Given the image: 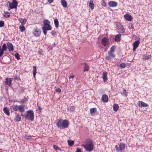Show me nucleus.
<instances>
[{
	"label": "nucleus",
	"mask_w": 152,
	"mask_h": 152,
	"mask_svg": "<svg viewBox=\"0 0 152 152\" xmlns=\"http://www.w3.org/2000/svg\"><path fill=\"white\" fill-rule=\"evenodd\" d=\"M27 101V99L26 98H24V99H23L21 101V102L22 103H24L26 102Z\"/></svg>",
	"instance_id": "nucleus-45"
},
{
	"label": "nucleus",
	"mask_w": 152,
	"mask_h": 152,
	"mask_svg": "<svg viewBox=\"0 0 152 152\" xmlns=\"http://www.w3.org/2000/svg\"><path fill=\"white\" fill-rule=\"evenodd\" d=\"M108 97L106 94L103 95L101 98L102 101L104 102H107L108 101Z\"/></svg>",
	"instance_id": "nucleus-16"
},
{
	"label": "nucleus",
	"mask_w": 152,
	"mask_h": 152,
	"mask_svg": "<svg viewBox=\"0 0 152 152\" xmlns=\"http://www.w3.org/2000/svg\"><path fill=\"white\" fill-rule=\"evenodd\" d=\"M140 44V41L139 40H136L133 44V51H134L138 46Z\"/></svg>",
	"instance_id": "nucleus-12"
},
{
	"label": "nucleus",
	"mask_w": 152,
	"mask_h": 152,
	"mask_svg": "<svg viewBox=\"0 0 152 152\" xmlns=\"http://www.w3.org/2000/svg\"><path fill=\"white\" fill-rule=\"evenodd\" d=\"M124 18L126 20L131 21L132 20V16L128 14H126L124 15Z\"/></svg>",
	"instance_id": "nucleus-13"
},
{
	"label": "nucleus",
	"mask_w": 152,
	"mask_h": 152,
	"mask_svg": "<svg viewBox=\"0 0 152 152\" xmlns=\"http://www.w3.org/2000/svg\"><path fill=\"white\" fill-rule=\"evenodd\" d=\"M61 90L59 88H58L56 90V92L60 93L61 92Z\"/></svg>",
	"instance_id": "nucleus-46"
},
{
	"label": "nucleus",
	"mask_w": 152,
	"mask_h": 152,
	"mask_svg": "<svg viewBox=\"0 0 152 152\" xmlns=\"http://www.w3.org/2000/svg\"><path fill=\"white\" fill-rule=\"evenodd\" d=\"M53 148L54 149H55L56 150H59L60 151H61V149L59 148L57 145H53Z\"/></svg>",
	"instance_id": "nucleus-41"
},
{
	"label": "nucleus",
	"mask_w": 152,
	"mask_h": 152,
	"mask_svg": "<svg viewBox=\"0 0 152 152\" xmlns=\"http://www.w3.org/2000/svg\"><path fill=\"white\" fill-rule=\"evenodd\" d=\"M51 34L53 35H56V32L55 31H52L51 32Z\"/></svg>",
	"instance_id": "nucleus-47"
},
{
	"label": "nucleus",
	"mask_w": 152,
	"mask_h": 152,
	"mask_svg": "<svg viewBox=\"0 0 152 152\" xmlns=\"http://www.w3.org/2000/svg\"><path fill=\"white\" fill-rule=\"evenodd\" d=\"M102 78L103 79V81L105 82L107 80V72H106L105 71L102 74Z\"/></svg>",
	"instance_id": "nucleus-22"
},
{
	"label": "nucleus",
	"mask_w": 152,
	"mask_h": 152,
	"mask_svg": "<svg viewBox=\"0 0 152 152\" xmlns=\"http://www.w3.org/2000/svg\"><path fill=\"white\" fill-rule=\"evenodd\" d=\"M43 23L44 26L42 27V29L45 35L47 33V30H50L52 29V27L50 25V21L47 20H44Z\"/></svg>",
	"instance_id": "nucleus-2"
},
{
	"label": "nucleus",
	"mask_w": 152,
	"mask_h": 152,
	"mask_svg": "<svg viewBox=\"0 0 152 152\" xmlns=\"http://www.w3.org/2000/svg\"><path fill=\"white\" fill-rule=\"evenodd\" d=\"M13 110L15 111H17L18 110V106L16 105H15L13 106Z\"/></svg>",
	"instance_id": "nucleus-35"
},
{
	"label": "nucleus",
	"mask_w": 152,
	"mask_h": 152,
	"mask_svg": "<svg viewBox=\"0 0 152 152\" xmlns=\"http://www.w3.org/2000/svg\"><path fill=\"white\" fill-rule=\"evenodd\" d=\"M110 41L108 38L106 37L103 38L101 40V44L104 47H105L109 45Z\"/></svg>",
	"instance_id": "nucleus-7"
},
{
	"label": "nucleus",
	"mask_w": 152,
	"mask_h": 152,
	"mask_svg": "<svg viewBox=\"0 0 152 152\" xmlns=\"http://www.w3.org/2000/svg\"><path fill=\"white\" fill-rule=\"evenodd\" d=\"M23 25H21L19 27V29L21 32H23L25 30V27Z\"/></svg>",
	"instance_id": "nucleus-36"
},
{
	"label": "nucleus",
	"mask_w": 152,
	"mask_h": 152,
	"mask_svg": "<svg viewBox=\"0 0 152 152\" xmlns=\"http://www.w3.org/2000/svg\"><path fill=\"white\" fill-rule=\"evenodd\" d=\"M76 152H81V149L80 148H77Z\"/></svg>",
	"instance_id": "nucleus-50"
},
{
	"label": "nucleus",
	"mask_w": 152,
	"mask_h": 152,
	"mask_svg": "<svg viewBox=\"0 0 152 152\" xmlns=\"http://www.w3.org/2000/svg\"><path fill=\"white\" fill-rule=\"evenodd\" d=\"M21 118L20 116L19 115H18L15 116V118L14 120L16 122H18L20 121H21Z\"/></svg>",
	"instance_id": "nucleus-27"
},
{
	"label": "nucleus",
	"mask_w": 152,
	"mask_h": 152,
	"mask_svg": "<svg viewBox=\"0 0 152 152\" xmlns=\"http://www.w3.org/2000/svg\"><path fill=\"white\" fill-rule=\"evenodd\" d=\"M37 106L38 107V109L39 110V111L40 112H41L42 110V108H41V107H40V106H38V104H37Z\"/></svg>",
	"instance_id": "nucleus-49"
},
{
	"label": "nucleus",
	"mask_w": 152,
	"mask_h": 152,
	"mask_svg": "<svg viewBox=\"0 0 152 152\" xmlns=\"http://www.w3.org/2000/svg\"><path fill=\"white\" fill-rule=\"evenodd\" d=\"M134 28V27L133 25H132L131 26L130 28V29H133Z\"/></svg>",
	"instance_id": "nucleus-54"
},
{
	"label": "nucleus",
	"mask_w": 152,
	"mask_h": 152,
	"mask_svg": "<svg viewBox=\"0 0 152 152\" xmlns=\"http://www.w3.org/2000/svg\"><path fill=\"white\" fill-rule=\"evenodd\" d=\"M96 111L97 109L95 107L91 108L90 109V113L92 115H93V113H94L95 112H96Z\"/></svg>",
	"instance_id": "nucleus-30"
},
{
	"label": "nucleus",
	"mask_w": 152,
	"mask_h": 152,
	"mask_svg": "<svg viewBox=\"0 0 152 152\" xmlns=\"http://www.w3.org/2000/svg\"><path fill=\"white\" fill-rule=\"evenodd\" d=\"M102 0V5L104 6H106V3L104 0Z\"/></svg>",
	"instance_id": "nucleus-48"
},
{
	"label": "nucleus",
	"mask_w": 152,
	"mask_h": 152,
	"mask_svg": "<svg viewBox=\"0 0 152 152\" xmlns=\"http://www.w3.org/2000/svg\"><path fill=\"white\" fill-rule=\"evenodd\" d=\"M24 139L27 140H30L31 138V136L27 135H25L23 137Z\"/></svg>",
	"instance_id": "nucleus-39"
},
{
	"label": "nucleus",
	"mask_w": 152,
	"mask_h": 152,
	"mask_svg": "<svg viewBox=\"0 0 152 152\" xmlns=\"http://www.w3.org/2000/svg\"><path fill=\"white\" fill-rule=\"evenodd\" d=\"M117 29L121 33H124L125 31V29L124 28L123 26L119 24H118L116 26Z\"/></svg>",
	"instance_id": "nucleus-9"
},
{
	"label": "nucleus",
	"mask_w": 152,
	"mask_h": 152,
	"mask_svg": "<svg viewBox=\"0 0 152 152\" xmlns=\"http://www.w3.org/2000/svg\"><path fill=\"white\" fill-rule=\"evenodd\" d=\"M89 7L91 10H93L94 8V5L93 3V1L90 0V2L88 3Z\"/></svg>",
	"instance_id": "nucleus-25"
},
{
	"label": "nucleus",
	"mask_w": 152,
	"mask_h": 152,
	"mask_svg": "<svg viewBox=\"0 0 152 152\" xmlns=\"http://www.w3.org/2000/svg\"><path fill=\"white\" fill-rule=\"evenodd\" d=\"M84 65L83 69V72H86L88 71L89 70V66L88 64L86 63L83 64Z\"/></svg>",
	"instance_id": "nucleus-21"
},
{
	"label": "nucleus",
	"mask_w": 152,
	"mask_h": 152,
	"mask_svg": "<svg viewBox=\"0 0 152 152\" xmlns=\"http://www.w3.org/2000/svg\"><path fill=\"white\" fill-rule=\"evenodd\" d=\"M75 108L74 106H69L67 107V110L70 112H72L75 110Z\"/></svg>",
	"instance_id": "nucleus-24"
},
{
	"label": "nucleus",
	"mask_w": 152,
	"mask_h": 152,
	"mask_svg": "<svg viewBox=\"0 0 152 152\" xmlns=\"http://www.w3.org/2000/svg\"><path fill=\"white\" fill-rule=\"evenodd\" d=\"M143 59L144 60H148L151 58L150 56H148L146 55H144L143 56Z\"/></svg>",
	"instance_id": "nucleus-37"
},
{
	"label": "nucleus",
	"mask_w": 152,
	"mask_h": 152,
	"mask_svg": "<svg viewBox=\"0 0 152 152\" xmlns=\"http://www.w3.org/2000/svg\"><path fill=\"white\" fill-rule=\"evenodd\" d=\"M33 33L35 36L39 37L40 36L41 33L40 32L39 30L37 28L34 30Z\"/></svg>",
	"instance_id": "nucleus-17"
},
{
	"label": "nucleus",
	"mask_w": 152,
	"mask_h": 152,
	"mask_svg": "<svg viewBox=\"0 0 152 152\" xmlns=\"http://www.w3.org/2000/svg\"><path fill=\"white\" fill-rule=\"evenodd\" d=\"M83 146L88 152H91L93 150L94 147V144L91 140L88 141L85 145H82Z\"/></svg>",
	"instance_id": "nucleus-3"
},
{
	"label": "nucleus",
	"mask_w": 152,
	"mask_h": 152,
	"mask_svg": "<svg viewBox=\"0 0 152 152\" xmlns=\"http://www.w3.org/2000/svg\"><path fill=\"white\" fill-rule=\"evenodd\" d=\"M119 109V106L117 104H115L113 105V110L115 111H117Z\"/></svg>",
	"instance_id": "nucleus-32"
},
{
	"label": "nucleus",
	"mask_w": 152,
	"mask_h": 152,
	"mask_svg": "<svg viewBox=\"0 0 152 152\" xmlns=\"http://www.w3.org/2000/svg\"><path fill=\"white\" fill-rule=\"evenodd\" d=\"M120 66L121 68H124L126 66V64L124 63H122L120 64Z\"/></svg>",
	"instance_id": "nucleus-42"
},
{
	"label": "nucleus",
	"mask_w": 152,
	"mask_h": 152,
	"mask_svg": "<svg viewBox=\"0 0 152 152\" xmlns=\"http://www.w3.org/2000/svg\"><path fill=\"white\" fill-rule=\"evenodd\" d=\"M68 142L69 145L70 146L73 145L74 144V142L73 140H68Z\"/></svg>",
	"instance_id": "nucleus-40"
},
{
	"label": "nucleus",
	"mask_w": 152,
	"mask_h": 152,
	"mask_svg": "<svg viewBox=\"0 0 152 152\" xmlns=\"http://www.w3.org/2000/svg\"><path fill=\"white\" fill-rule=\"evenodd\" d=\"M0 152H2V151H0Z\"/></svg>",
	"instance_id": "nucleus-55"
},
{
	"label": "nucleus",
	"mask_w": 152,
	"mask_h": 152,
	"mask_svg": "<svg viewBox=\"0 0 152 152\" xmlns=\"http://www.w3.org/2000/svg\"><path fill=\"white\" fill-rule=\"evenodd\" d=\"M10 14L9 12L5 11L4 13L3 16L6 18H8L10 17Z\"/></svg>",
	"instance_id": "nucleus-29"
},
{
	"label": "nucleus",
	"mask_w": 152,
	"mask_h": 152,
	"mask_svg": "<svg viewBox=\"0 0 152 152\" xmlns=\"http://www.w3.org/2000/svg\"><path fill=\"white\" fill-rule=\"evenodd\" d=\"M121 94L122 95L126 96L127 95V93L125 89H124L123 91L121 92Z\"/></svg>",
	"instance_id": "nucleus-38"
},
{
	"label": "nucleus",
	"mask_w": 152,
	"mask_h": 152,
	"mask_svg": "<svg viewBox=\"0 0 152 152\" xmlns=\"http://www.w3.org/2000/svg\"><path fill=\"white\" fill-rule=\"evenodd\" d=\"M15 56L17 60H19L20 58V55L18 53H16L15 55Z\"/></svg>",
	"instance_id": "nucleus-43"
},
{
	"label": "nucleus",
	"mask_w": 152,
	"mask_h": 152,
	"mask_svg": "<svg viewBox=\"0 0 152 152\" xmlns=\"http://www.w3.org/2000/svg\"><path fill=\"white\" fill-rule=\"evenodd\" d=\"M116 49V46L115 45L112 46L110 48V50L109 51L113 53L115 50Z\"/></svg>",
	"instance_id": "nucleus-34"
},
{
	"label": "nucleus",
	"mask_w": 152,
	"mask_h": 152,
	"mask_svg": "<svg viewBox=\"0 0 152 152\" xmlns=\"http://www.w3.org/2000/svg\"><path fill=\"white\" fill-rule=\"evenodd\" d=\"M18 20L22 25H24L26 24V20L24 18L23 19L22 18H19Z\"/></svg>",
	"instance_id": "nucleus-23"
},
{
	"label": "nucleus",
	"mask_w": 152,
	"mask_h": 152,
	"mask_svg": "<svg viewBox=\"0 0 152 152\" xmlns=\"http://www.w3.org/2000/svg\"><path fill=\"white\" fill-rule=\"evenodd\" d=\"M33 75L34 78L35 77V76L37 73V69L36 67L35 66H33Z\"/></svg>",
	"instance_id": "nucleus-31"
},
{
	"label": "nucleus",
	"mask_w": 152,
	"mask_h": 152,
	"mask_svg": "<svg viewBox=\"0 0 152 152\" xmlns=\"http://www.w3.org/2000/svg\"><path fill=\"white\" fill-rule=\"evenodd\" d=\"M137 104L138 106L139 107H146L148 106V105L147 104L145 103L142 101H139Z\"/></svg>",
	"instance_id": "nucleus-11"
},
{
	"label": "nucleus",
	"mask_w": 152,
	"mask_h": 152,
	"mask_svg": "<svg viewBox=\"0 0 152 152\" xmlns=\"http://www.w3.org/2000/svg\"><path fill=\"white\" fill-rule=\"evenodd\" d=\"M7 4H9V7L10 8L9 9V10H10V9L17 8L18 5V3L16 0H13L11 3L10 1H8Z\"/></svg>",
	"instance_id": "nucleus-5"
},
{
	"label": "nucleus",
	"mask_w": 152,
	"mask_h": 152,
	"mask_svg": "<svg viewBox=\"0 0 152 152\" xmlns=\"http://www.w3.org/2000/svg\"><path fill=\"white\" fill-rule=\"evenodd\" d=\"M54 21L55 26L57 28L59 25V22L57 18H55L54 19Z\"/></svg>",
	"instance_id": "nucleus-33"
},
{
	"label": "nucleus",
	"mask_w": 152,
	"mask_h": 152,
	"mask_svg": "<svg viewBox=\"0 0 152 152\" xmlns=\"http://www.w3.org/2000/svg\"><path fill=\"white\" fill-rule=\"evenodd\" d=\"M108 4L110 7H115L117 6L118 3L115 1H111L108 2Z\"/></svg>",
	"instance_id": "nucleus-15"
},
{
	"label": "nucleus",
	"mask_w": 152,
	"mask_h": 152,
	"mask_svg": "<svg viewBox=\"0 0 152 152\" xmlns=\"http://www.w3.org/2000/svg\"><path fill=\"white\" fill-rule=\"evenodd\" d=\"M61 4L64 7L66 8L67 7V3L65 0H61Z\"/></svg>",
	"instance_id": "nucleus-28"
},
{
	"label": "nucleus",
	"mask_w": 152,
	"mask_h": 152,
	"mask_svg": "<svg viewBox=\"0 0 152 152\" xmlns=\"http://www.w3.org/2000/svg\"><path fill=\"white\" fill-rule=\"evenodd\" d=\"M4 21L2 20L0 21V27H4Z\"/></svg>",
	"instance_id": "nucleus-44"
},
{
	"label": "nucleus",
	"mask_w": 152,
	"mask_h": 152,
	"mask_svg": "<svg viewBox=\"0 0 152 152\" xmlns=\"http://www.w3.org/2000/svg\"><path fill=\"white\" fill-rule=\"evenodd\" d=\"M7 47L6 44H3L2 46V49L0 51V57H1L3 54L4 51L7 50Z\"/></svg>",
	"instance_id": "nucleus-10"
},
{
	"label": "nucleus",
	"mask_w": 152,
	"mask_h": 152,
	"mask_svg": "<svg viewBox=\"0 0 152 152\" xmlns=\"http://www.w3.org/2000/svg\"><path fill=\"white\" fill-rule=\"evenodd\" d=\"M7 48L9 49V51H13L14 50L12 44L9 42L7 43Z\"/></svg>",
	"instance_id": "nucleus-20"
},
{
	"label": "nucleus",
	"mask_w": 152,
	"mask_h": 152,
	"mask_svg": "<svg viewBox=\"0 0 152 152\" xmlns=\"http://www.w3.org/2000/svg\"><path fill=\"white\" fill-rule=\"evenodd\" d=\"M25 118L31 120V121H34V115L33 111L32 110H29L27 112V114L25 115Z\"/></svg>",
	"instance_id": "nucleus-4"
},
{
	"label": "nucleus",
	"mask_w": 152,
	"mask_h": 152,
	"mask_svg": "<svg viewBox=\"0 0 152 152\" xmlns=\"http://www.w3.org/2000/svg\"><path fill=\"white\" fill-rule=\"evenodd\" d=\"M108 55L106 56V59L108 60H111L113 58H114L115 55L113 53L109 51L108 52Z\"/></svg>",
	"instance_id": "nucleus-8"
},
{
	"label": "nucleus",
	"mask_w": 152,
	"mask_h": 152,
	"mask_svg": "<svg viewBox=\"0 0 152 152\" xmlns=\"http://www.w3.org/2000/svg\"><path fill=\"white\" fill-rule=\"evenodd\" d=\"M74 77V75H70L69 77V79H73Z\"/></svg>",
	"instance_id": "nucleus-51"
},
{
	"label": "nucleus",
	"mask_w": 152,
	"mask_h": 152,
	"mask_svg": "<svg viewBox=\"0 0 152 152\" xmlns=\"http://www.w3.org/2000/svg\"><path fill=\"white\" fill-rule=\"evenodd\" d=\"M12 78H7L5 79V83L6 85H7L8 86H10L11 85L12 82Z\"/></svg>",
	"instance_id": "nucleus-14"
},
{
	"label": "nucleus",
	"mask_w": 152,
	"mask_h": 152,
	"mask_svg": "<svg viewBox=\"0 0 152 152\" xmlns=\"http://www.w3.org/2000/svg\"><path fill=\"white\" fill-rule=\"evenodd\" d=\"M4 113L8 116L10 115V112L9 109L7 107H4L3 109Z\"/></svg>",
	"instance_id": "nucleus-19"
},
{
	"label": "nucleus",
	"mask_w": 152,
	"mask_h": 152,
	"mask_svg": "<svg viewBox=\"0 0 152 152\" xmlns=\"http://www.w3.org/2000/svg\"><path fill=\"white\" fill-rule=\"evenodd\" d=\"M53 1L54 0H48V1L49 3L51 4L53 2Z\"/></svg>",
	"instance_id": "nucleus-52"
},
{
	"label": "nucleus",
	"mask_w": 152,
	"mask_h": 152,
	"mask_svg": "<svg viewBox=\"0 0 152 152\" xmlns=\"http://www.w3.org/2000/svg\"><path fill=\"white\" fill-rule=\"evenodd\" d=\"M56 126L60 129L68 127L69 123L68 121L66 119L63 120L61 118L58 119L57 120Z\"/></svg>",
	"instance_id": "nucleus-1"
},
{
	"label": "nucleus",
	"mask_w": 152,
	"mask_h": 152,
	"mask_svg": "<svg viewBox=\"0 0 152 152\" xmlns=\"http://www.w3.org/2000/svg\"><path fill=\"white\" fill-rule=\"evenodd\" d=\"M24 106L23 105H20L18 106V110L20 112H23L25 111Z\"/></svg>",
	"instance_id": "nucleus-26"
},
{
	"label": "nucleus",
	"mask_w": 152,
	"mask_h": 152,
	"mask_svg": "<svg viewBox=\"0 0 152 152\" xmlns=\"http://www.w3.org/2000/svg\"><path fill=\"white\" fill-rule=\"evenodd\" d=\"M26 115V114H23L22 113H21V115L22 117H25V115Z\"/></svg>",
	"instance_id": "nucleus-53"
},
{
	"label": "nucleus",
	"mask_w": 152,
	"mask_h": 152,
	"mask_svg": "<svg viewBox=\"0 0 152 152\" xmlns=\"http://www.w3.org/2000/svg\"><path fill=\"white\" fill-rule=\"evenodd\" d=\"M125 145L123 143H120L119 144V147H118V145H116L115 146V148L117 152H121L124 149Z\"/></svg>",
	"instance_id": "nucleus-6"
},
{
	"label": "nucleus",
	"mask_w": 152,
	"mask_h": 152,
	"mask_svg": "<svg viewBox=\"0 0 152 152\" xmlns=\"http://www.w3.org/2000/svg\"><path fill=\"white\" fill-rule=\"evenodd\" d=\"M121 34H118L115 36L114 39L115 41L116 42H119L121 40Z\"/></svg>",
	"instance_id": "nucleus-18"
}]
</instances>
